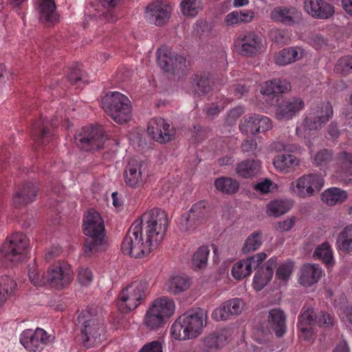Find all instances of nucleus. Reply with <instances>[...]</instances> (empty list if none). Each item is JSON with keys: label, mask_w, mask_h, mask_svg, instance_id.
Segmentation results:
<instances>
[{"label": "nucleus", "mask_w": 352, "mask_h": 352, "mask_svg": "<svg viewBox=\"0 0 352 352\" xmlns=\"http://www.w3.org/2000/svg\"><path fill=\"white\" fill-rule=\"evenodd\" d=\"M210 254V250L208 246L202 245L199 247L194 253L192 262L195 268L201 269L206 266Z\"/></svg>", "instance_id": "nucleus-48"}, {"label": "nucleus", "mask_w": 352, "mask_h": 352, "mask_svg": "<svg viewBox=\"0 0 352 352\" xmlns=\"http://www.w3.org/2000/svg\"><path fill=\"white\" fill-rule=\"evenodd\" d=\"M54 338V336L48 335L44 329L37 328L35 331H23L20 336V342L30 351L41 352Z\"/></svg>", "instance_id": "nucleus-13"}, {"label": "nucleus", "mask_w": 352, "mask_h": 352, "mask_svg": "<svg viewBox=\"0 0 352 352\" xmlns=\"http://www.w3.org/2000/svg\"><path fill=\"white\" fill-rule=\"evenodd\" d=\"M228 336L229 332L226 329H221L206 336L202 340L204 350L211 351L221 348Z\"/></svg>", "instance_id": "nucleus-28"}, {"label": "nucleus", "mask_w": 352, "mask_h": 352, "mask_svg": "<svg viewBox=\"0 0 352 352\" xmlns=\"http://www.w3.org/2000/svg\"><path fill=\"white\" fill-rule=\"evenodd\" d=\"M347 197L346 191L336 187L328 188L322 193V200L329 206L341 204Z\"/></svg>", "instance_id": "nucleus-34"}, {"label": "nucleus", "mask_w": 352, "mask_h": 352, "mask_svg": "<svg viewBox=\"0 0 352 352\" xmlns=\"http://www.w3.org/2000/svg\"><path fill=\"white\" fill-rule=\"evenodd\" d=\"M334 318L327 312L322 311L318 316L316 323L322 327H329L333 325Z\"/></svg>", "instance_id": "nucleus-60"}, {"label": "nucleus", "mask_w": 352, "mask_h": 352, "mask_svg": "<svg viewBox=\"0 0 352 352\" xmlns=\"http://www.w3.org/2000/svg\"><path fill=\"white\" fill-rule=\"evenodd\" d=\"M38 186L32 182L23 184L16 190L12 201L16 207L26 205L35 199Z\"/></svg>", "instance_id": "nucleus-22"}, {"label": "nucleus", "mask_w": 352, "mask_h": 352, "mask_svg": "<svg viewBox=\"0 0 352 352\" xmlns=\"http://www.w3.org/2000/svg\"><path fill=\"white\" fill-rule=\"evenodd\" d=\"M216 188L228 195L236 193L239 188V182L230 177H221L214 181Z\"/></svg>", "instance_id": "nucleus-39"}, {"label": "nucleus", "mask_w": 352, "mask_h": 352, "mask_svg": "<svg viewBox=\"0 0 352 352\" xmlns=\"http://www.w3.org/2000/svg\"><path fill=\"white\" fill-rule=\"evenodd\" d=\"M332 116L333 108L331 104L328 102L321 103L304 117L301 125L296 129V135L300 138L309 140Z\"/></svg>", "instance_id": "nucleus-3"}, {"label": "nucleus", "mask_w": 352, "mask_h": 352, "mask_svg": "<svg viewBox=\"0 0 352 352\" xmlns=\"http://www.w3.org/2000/svg\"><path fill=\"white\" fill-rule=\"evenodd\" d=\"M151 307L168 320L175 313V304L173 299L163 296L155 300Z\"/></svg>", "instance_id": "nucleus-33"}, {"label": "nucleus", "mask_w": 352, "mask_h": 352, "mask_svg": "<svg viewBox=\"0 0 352 352\" xmlns=\"http://www.w3.org/2000/svg\"><path fill=\"white\" fill-rule=\"evenodd\" d=\"M317 316L313 308L302 309V311L298 318L297 325L312 326L316 323Z\"/></svg>", "instance_id": "nucleus-54"}, {"label": "nucleus", "mask_w": 352, "mask_h": 352, "mask_svg": "<svg viewBox=\"0 0 352 352\" xmlns=\"http://www.w3.org/2000/svg\"><path fill=\"white\" fill-rule=\"evenodd\" d=\"M28 276L30 282L36 287L44 286L47 284L46 275L38 269L35 262L28 266Z\"/></svg>", "instance_id": "nucleus-46"}, {"label": "nucleus", "mask_w": 352, "mask_h": 352, "mask_svg": "<svg viewBox=\"0 0 352 352\" xmlns=\"http://www.w3.org/2000/svg\"><path fill=\"white\" fill-rule=\"evenodd\" d=\"M298 12L294 8L279 6L275 8L271 13V17L276 21H280L285 25H292L295 19L298 18Z\"/></svg>", "instance_id": "nucleus-31"}, {"label": "nucleus", "mask_w": 352, "mask_h": 352, "mask_svg": "<svg viewBox=\"0 0 352 352\" xmlns=\"http://www.w3.org/2000/svg\"><path fill=\"white\" fill-rule=\"evenodd\" d=\"M333 159V153L328 149H322L311 156L312 163L318 167L326 166Z\"/></svg>", "instance_id": "nucleus-52"}, {"label": "nucleus", "mask_w": 352, "mask_h": 352, "mask_svg": "<svg viewBox=\"0 0 352 352\" xmlns=\"http://www.w3.org/2000/svg\"><path fill=\"white\" fill-rule=\"evenodd\" d=\"M267 208L270 215L278 217L288 212L291 208V205L282 200H275L271 201Z\"/></svg>", "instance_id": "nucleus-49"}, {"label": "nucleus", "mask_w": 352, "mask_h": 352, "mask_svg": "<svg viewBox=\"0 0 352 352\" xmlns=\"http://www.w3.org/2000/svg\"><path fill=\"white\" fill-rule=\"evenodd\" d=\"M139 352H163L162 343L157 340L152 341L144 344Z\"/></svg>", "instance_id": "nucleus-61"}, {"label": "nucleus", "mask_w": 352, "mask_h": 352, "mask_svg": "<svg viewBox=\"0 0 352 352\" xmlns=\"http://www.w3.org/2000/svg\"><path fill=\"white\" fill-rule=\"evenodd\" d=\"M289 88V84L285 80L280 79H274L272 80L266 81L263 84L261 88V93L263 95L276 97L277 95L284 93Z\"/></svg>", "instance_id": "nucleus-32"}, {"label": "nucleus", "mask_w": 352, "mask_h": 352, "mask_svg": "<svg viewBox=\"0 0 352 352\" xmlns=\"http://www.w3.org/2000/svg\"><path fill=\"white\" fill-rule=\"evenodd\" d=\"M147 132L153 140L160 143L169 142L175 135L173 129L161 118H153L148 122Z\"/></svg>", "instance_id": "nucleus-16"}, {"label": "nucleus", "mask_w": 352, "mask_h": 352, "mask_svg": "<svg viewBox=\"0 0 352 352\" xmlns=\"http://www.w3.org/2000/svg\"><path fill=\"white\" fill-rule=\"evenodd\" d=\"M337 73L348 75L352 72V56H346L340 58L335 67Z\"/></svg>", "instance_id": "nucleus-55"}, {"label": "nucleus", "mask_w": 352, "mask_h": 352, "mask_svg": "<svg viewBox=\"0 0 352 352\" xmlns=\"http://www.w3.org/2000/svg\"><path fill=\"white\" fill-rule=\"evenodd\" d=\"M172 12L171 7L161 1L150 3L145 8L146 21L156 26H162L169 20Z\"/></svg>", "instance_id": "nucleus-14"}, {"label": "nucleus", "mask_w": 352, "mask_h": 352, "mask_svg": "<svg viewBox=\"0 0 352 352\" xmlns=\"http://www.w3.org/2000/svg\"><path fill=\"white\" fill-rule=\"evenodd\" d=\"M322 275V268L316 264L304 265L300 271L299 283L303 287H309L317 283Z\"/></svg>", "instance_id": "nucleus-25"}, {"label": "nucleus", "mask_w": 352, "mask_h": 352, "mask_svg": "<svg viewBox=\"0 0 352 352\" xmlns=\"http://www.w3.org/2000/svg\"><path fill=\"white\" fill-rule=\"evenodd\" d=\"M73 279V270L71 266L65 263H58L50 266L47 271V284L61 289L67 286Z\"/></svg>", "instance_id": "nucleus-12"}, {"label": "nucleus", "mask_w": 352, "mask_h": 352, "mask_svg": "<svg viewBox=\"0 0 352 352\" xmlns=\"http://www.w3.org/2000/svg\"><path fill=\"white\" fill-rule=\"evenodd\" d=\"M146 280H135L126 287L118 296V307L124 313L135 309L144 300L148 289Z\"/></svg>", "instance_id": "nucleus-8"}, {"label": "nucleus", "mask_w": 352, "mask_h": 352, "mask_svg": "<svg viewBox=\"0 0 352 352\" xmlns=\"http://www.w3.org/2000/svg\"><path fill=\"white\" fill-rule=\"evenodd\" d=\"M170 333L175 340H186L192 339L190 331L188 329L182 315L179 316L172 324Z\"/></svg>", "instance_id": "nucleus-36"}, {"label": "nucleus", "mask_w": 352, "mask_h": 352, "mask_svg": "<svg viewBox=\"0 0 352 352\" xmlns=\"http://www.w3.org/2000/svg\"><path fill=\"white\" fill-rule=\"evenodd\" d=\"M57 124L56 120H52L50 122L47 118L41 119L33 124L32 136L36 142L43 144L45 141L48 140V135H50L49 125L55 127Z\"/></svg>", "instance_id": "nucleus-27"}, {"label": "nucleus", "mask_w": 352, "mask_h": 352, "mask_svg": "<svg viewBox=\"0 0 352 352\" xmlns=\"http://www.w3.org/2000/svg\"><path fill=\"white\" fill-rule=\"evenodd\" d=\"M261 169L259 160H248L238 164L236 168V173L244 178H249L256 175Z\"/></svg>", "instance_id": "nucleus-35"}, {"label": "nucleus", "mask_w": 352, "mask_h": 352, "mask_svg": "<svg viewBox=\"0 0 352 352\" xmlns=\"http://www.w3.org/2000/svg\"><path fill=\"white\" fill-rule=\"evenodd\" d=\"M262 244V232L261 231L253 232L246 239L242 248V252L244 254H249L259 249Z\"/></svg>", "instance_id": "nucleus-43"}, {"label": "nucleus", "mask_w": 352, "mask_h": 352, "mask_svg": "<svg viewBox=\"0 0 352 352\" xmlns=\"http://www.w3.org/2000/svg\"><path fill=\"white\" fill-rule=\"evenodd\" d=\"M273 164L278 171L289 173L300 164V160L292 154H280L274 157Z\"/></svg>", "instance_id": "nucleus-29"}, {"label": "nucleus", "mask_w": 352, "mask_h": 352, "mask_svg": "<svg viewBox=\"0 0 352 352\" xmlns=\"http://www.w3.org/2000/svg\"><path fill=\"white\" fill-rule=\"evenodd\" d=\"M82 79L81 69L78 64L68 68L67 80L71 85H75Z\"/></svg>", "instance_id": "nucleus-59"}, {"label": "nucleus", "mask_w": 352, "mask_h": 352, "mask_svg": "<svg viewBox=\"0 0 352 352\" xmlns=\"http://www.w3.org/2000/svg\"><path fill=\"white\" fill-rule=\"evenodd\" d=\"M272 278V276H268L267 273L264 272L263 270L259 268L258 270L256 272L254 277V288L256 291H261L262 289L264 288V287L267 285V284L269 283Z\"/></svg>", "instance_id": "nucleus-56"}, {"label": "nucleus", "mask_w": 352, "mask_h": 352, "mask_svg": "<svg viewBox=\"0 0 352 352\" xmlns=\"http://www.w3.org/2000/svg\"><path fill=\"white\" fill-rule=\"evenodd\" d=\"M190 216L188 212L182 215L179 223V228L182 232H190L199 226L197 221Z\"/></svg>", "instance_id": "nucleus-53"}, {"label": "nucleus", "mask_w": 352, "mask_h": 352, "mask_svg": "<svg viewBox=\"0 0 352 352\" xmlns=\"http://www.w3.org/2000/svg\"><path fill=\"white\" fill-rule=\"evenodd\" d=\"M102 106L104 111L118 124L126 122L131 118L130 100L120 92L107 94L102 100Z\"/></svg>", "instance_id": "nucleus-5"}, {"label": "nucleus", "mask_w": 352, "mask_h": 352, "mask_svg": "<svg viewBox=\"0 0 352 352\" xmlns=\"http://www.w3.org/2000/svg\"><path fill=\"white\" fill-rule=\"evenodd\" d=\"M193 82V86L196 94L199 96L204 95L210 91V78L208 75L203 74L196 76Z\"/></svg>", "instance_id": "nucleus-47"}, {"label": "nucleus", "mask_w": 352, "mask_h": 352, "mask_svg": "<svg viewBox=\"0 0 352 352\" xmlns=\"http://www.w3.org/2000/svg\"><path fill=\"white\" fill-rule=\"evenodd\" d=\"M298 53L296 49L285 48L275 55V62L279 65H286L296 61L298 58Z\"/></svg>", "instance_id": "nucleus-45"}, {"label": "nucleus", "mask_w": 352, "mask_h": 352, "mask_svg": "<svg viewBox=\"0 0 352 352\" xmlns=\"http://www.w3.org/2000/svg\"><path fill=\"white\" fill-rule=\"evenodd\" d=\"M295 217L279 221L276 223L274 228L277 231L286 232L289 231L294 226Z\"/></svg>", "instance_id": "nucleus-62"}, {"label": "nucleus", "mask_w": 352, "mask_h": 352, "mask_svg": "<svg viewBox=\"0 0 352 352\" xmlns=\"http://www.w3.org/2000/svg\"><path fill=\"white\" fill-rule=\"evenodd\" d=\"M186 324L190 331L191 338H195L199 336L204 327V321L206 320V312L199 309L193 313H186L182 315Z\"/></svg>", "instance_id": "nucleus-23"}, {"label": "nucleus", "mask_w": 352, "mask_h": 352, "mask_svg": "<svg viewBox=\"0 0 352 352\" xmlns=\"http://www.w3.org/2000/svg\"><path fill=\"white\" fill-rule=\"evenodd\" d=\"M16 287L15 280L9 276H0V307Z\"/></svg>", "instance_id": "nucleus-40"}, {"label": "nucleus", "mask_w": 352, "mask_h": 352, "mask_svg": "<svg viewBox=\"0 0 352 352\" xmlns=\"http://www.w3.org/2000/svg\"><path fill=\"white\" fill-rule=\"evenodd\" d=\"M336 244L342 252H352V224L346 226L338 234Z\"/></svg>", "instance_id": "nucleus-37"}, {"label": "nucleus", "mask_w": 352, "mask_h": 352, "mask_svg": "<svg viewBox=\"0 0 352 352\" xmlns=\"http://www.w3.org/2000/svg\"><path fill=\"white\" fill-rule=\"evenodd\" d=\"M144 236L140 223L135 221L123 239L121 246L123 254L134 258H142L150 254L155 248L146 238L144 241Z\"/></svg>", "instance_id": "nucleus-4"}, {"label": "nucleus", "mask_w": 352, "mask_h": 352, "mask_svg": "<svg viewBox=\"0 0 352 352\" xmlns=\"http://www.w3.org/2000/svg\"><path fill=\"white\" fill-rule=\"evenodd\" d=\"M253 269L251 259L245 258L234 264L232 268V274L236 279H241L249 276Z\"/></svg>", "instance_id": "nucleus-44"}, {"label": "nucleus", "mask_w": 352, "mask_h": 352, "mask_svg": "<svg viewBox=\"0 0 352 352\" xmlns=\"http://www.w3.org/2000/svg\"><path fill=\"white\" fill-rule=\"evenodd\" d=\"M83 232L87 236L84 252L87 256H89L100 250L104 236V221L97 211L90 210L85 215Z\"/></svg>", "instance_id": "nucleus-2"}, {"label": "nucleus", "mask_w": 352, "mask_h": 352, "mask_svg": "<svg viewBox=\"0 0 352 352\" xmlns=\"http://www.w3.org/2000/svg\"><path fill=\"white\" fill-rule=\"evenodd\" d=\"M272 128V122L270 118L263 115L254 114L244 118V123L240 129L242 133L248 135H254L267 131Z\"/></svg>", "instance_id": "nucleus-15"}, {"label": "nucleus", "mask_w": 352, "mask_h": 352, "mask_svg": "<svg viewBox=\"0 0 352 352\" xmlns=\"http://www.w3.org/2000/svg\"><path fill=\"white\" fill-rule=\"evenodd\" d=\"M324 186V179L320 174H305L292 182L289 189L295 195L305 198L319 192Z\"/></svg>", "instance_id": "nucleus-10"}, {"label": "nucleus", "mask_w": 352, "mask_h": 352, "mask_svg": "<svg viewBox=\"0 0 352 352\" xmlns=\"http://www.w3.org/2000/svg\"><path fill=\"white\" fill-rule=\"evenodd\" d=\"M145 168L143 162L131 159L125 167L124 173L126 184L131 188L139 187L142 184Z\"/></svg>", "instance_id": "nucleus-19"}, {"label": "nucleus", "mask_w": 352, "mask_h": 352, "mask_svg": "<svg viewBox=\"0 0 352 352\" xmlns=\"http://www.w3.org/2000/svg\"><path fill=\"white\" fill-rule=\"evenodd\" d=\"M227 25H234L240 23V17L239 11H233L228 14L224 20Z\"/></svg>", "instance_id": "nucleus-64"}, {"label": "nucleus", "mask_w": 352, "mask_h": 352, "mask_svg": "<svg viewBox=\"0 0 352 352\" xmlns=\"http://www.w3.org/2000/svg\"><path fill=\"white\" fill-rule=\"evenodd\" d=\"M181 10L184 15L195 16L201 9L200 0H182Z\"/></svg>", "instance_id": "nucleus-51"}, {"label": "nucleus", "mask_w": 352, "mask_h": 352, "mask_svg": "<svg viewBox=\"0 0 352 352\" xmlns=\"http://www.w3.org/2000/svg\"><path fill=\"white\" fill-rule=\"evenodd\" d=\"M54 0H39L38 12L39 19L45 23H54L58 19Z\"/></svg>", "instance_id": "nucleus-30"}, {"label": "nucleus", "mask_w": 352, "mask_h": 352, "mask_svg": "<svg viewBox=\"0 0 352 352\" xmlns=\"http://www.w3.org/2000/svg\"><path fill=\"white\" fill-rule=\"evenodd\" d=\"M188 213L201 225L209 217V208L205 201H200L192 205Z\"/></svg>", "instance_id": "nucleus-41"}, {"label": "nucleus", "mask_w": 352, "mask_h": 352, "mask_svg": "<svg viewBox=\"0 0 352 352\" xmlns=\"http://www.w3.org/2000/svg\"><path fill=\"white\" fill-rule=\"evenodd\" d=\"M268 323L277 337H282L286 332V316L280 309L275 308L269 311Z\"/></svg>", "instance_id": "nucleus-26"}, {"label": "nucleus", "mask_w": 352, "mask_h": 352, "mask_svg": "<svg viewBox=\"0 0 352 352\" xmlns=\"http://www.w3.org/2000/svg\"><path fill=\"white\" fill-rule=\"evenodd\" d=\"M190 286V280L186 276H173L166 285V291L170 294L176 295L186 290Z\"/></svg>", "instance_id": "nucleus-38"}, {"label": "nucleus", "mask_w": 352, "mask_h": 352, "mask_svg": "<svg viewBox=\"0 0 352 352\" xmlns=\"http://www.w3.org/2000/svg\"><path fill=\"white\" fill-rule=\"evenodd\" d=\"M29 240L23 233L16 232L7 239L0 249V261L18 263L23 261L27 256Z\"/></svg>", "instance_id": "nucleus-7"}, {"label": "nucleus", "mask_w": 352, "mask_h": 352, "mask_svg": "<svg viewBox=\"0 0 352 352\" xmlns=\"http://www.w3.org/2000/svg\"><path fill=\"white\" fill-rule=\"evenodd\" d=\"M304 9L312 17L327 19L334 14V7L324 0H305Z\"/></svg>", "instance_id": "nucleus-21"}, {"label": "nucleus", "mask_w": 352, "mask_h": 352, "mask_svg": "<svg viewBox=\"0 0 352 352\" xmlns=\"http://www.w3.org/2000/svg\"><path fill=\"white\" fill-rule=\"evenodd\" d=\"M166 319L162 315H160L151 307L146 311L144 317V324L147 328L154 330L160 328L163 324H165Z\"/></svg>", "instance_id": "nucleus-42"}, {"label": "nucleus", "mask_w": 352, "mask_h": 352, "mask_svg": "<svg viewBox=\"0 0 352 352\" xmlns=\"http://www.w3.org/2000/svg\"><path fill=\"white\" fill-rule=\"evenodd\" d=\"M105 140L104 131L102 126H85L75 135L76 144L84 151L102 149Z\"/></svg>", "instance_id": "nucleus-9"}, {"label": "nucleus", "mask_w": 352, "mask_h": 352, "mask_svg": "<svg viewBox=\"0 0 352 352\" xmlns=\"http://www.w3.org/2000/svg\"><path fill=\"white\" fill-rule=\"evenodd\" d=\"M293 267L294 264L292 262H286L282 263L278 267L276 276L280 280H287L292 273Z\"/></svg>", "instance_id": "nucleus-57"}, {"label": "nucleus", "mask_w": 352, "mask_h": 352, "mask_svg": "<svg viewBox=\"0 0 352 352\" xmlns=\"http://www.w3.org/2000/svg\"><path fill=\"white\" fill-rule=\"evenodd\" d=\"M299 331H300V337L305 340H311L313 338V329L311 326L297 325Z\"/></svg>", "instance_id": "nucleus-63"}, {"label": "nucleus", "mask_w": 352, "mask_h": 352, "mask_svg": "<svg viewBox=\"0 0 352 352\" xmlns=\"http://www.w3.org/2000/svg\"><path fill=\"white\" fill-rule=\"evenodd\" d=\"M138 223H140L144 236L155 248L164 239L167 230V213L160 208H155L144 212Z\"/></svg>", "instance_id": "nucleus-1"}, {"label": "nucleus", "mask_w": 352, "mask_h": 352, "mask_svg": "<svg viewBox=\"0 0 352 352\" xmlns=\"http://www.w3.org/2000/svg\"><path fill=\"white\" fill-rule=\"evenodd\" d=\"M313 256L321 259L325 264L329 265L333 262V252L328 243H323L314 251Z\"/></svg>", "instance_id": "nucleus-50"}, {"label": "nucleus", "mask_w": 352, "mask_h": 352, "mask_svg": "<svg viewBox=\"0 0 352 352\" xmlns=\"http://www.w3.org/2000/svg\"><path fill=\"white\" fill-rule=\"evenodd\" d=\"M235 47L241 55L252 56L261 50L262 40L254 32L241 34L235 42Z\"/></svg>", "instance_id": "nucleus-18"}, {"label": "nucleus", "mask_w": 352, "mask_h": 352, "mask_svg": "<svg viewBox=\"0 0 352 352\" xmlns=\"http://www.w3.org/2000/svg\"><path fill=\"white\" fill-rule=\"evenodd\" d=\"M157 63L166 73L179 74L186 68V58L166 46L157 50Z\"/></svg>", "instance_id": "nucleus-11"}, {"label": "nucleus", "mask_w": 352, "mask_h": 352, "mask_svg": "<svg viewBox=\"0 0 352 352\" xmlns=\"http://www.w3.org/2000/svg\"><path fill=\"white\" fill-rule=\"evenodd\" d=\"M244 308L242 299L234 298L228 300L215 309L212 314V318L217 321L228 320L232 316H237L241 313Z\"/></svg>", "instance_id": "nucleus-20"}, {"label": "nucleus", "mask_w": 352, "mask_h": 352, "mask_svg": "<svg viewBox=\"0 0 352 352\" xmlns=\"http://www.w3.org/2000/svg\"><path fill=\"white\" fill-rule=\"evenodd\" d=\"M304 101L293 97L280 102L276 107L275 118L280 121L289 120L304 109Z\"/></svg>", "instance_id": "nucleus-17"}, {"label": "nucleus", "mask_w": 352, "mask_h": 352, "mask_svg": "<svg viewBox=\"0 0 352 352\" xmlns=\"http://www.w3.org/2000/svg\"><path fill=\"white\" fill-rule=\"evenodd\" d=\"M336 173L341 181L345 184L352 182V154L340 153L336 157Z\"/></svg>", "instance_id": "nucleus-24"}, {"label": "nucleus", "mask_w": 352, "mask_h": 352, "mask_svg": "<svg viewBox=\"0 0 352 352\" xmlns=\"http://www.w3.org/2000/svg\"><path fill=\"white\" fill-rule=\"evenodd\" d=\"M80 327L81 340L84 346L90 348L99 343L104 332L103 323L94 317L89 310L82 311L77 317Z\"/></svg>", "instance_id": "nucleus-6"}, {"label": "nucleus", "mask_w": 352, "mask_h": 352, "mask_svg": "<svg viewBox=\"0 0 352 352\" xmlns=\"http://www.w3.org/2000/svg\"><path fill=\"white\" fill-rule=\"evenodd\" d=\"M77 279L80 285L88 286L93 280V274L87 267H79Z\"/></svg>", "instance_id": "nucleus-58"}]
</instances>
